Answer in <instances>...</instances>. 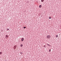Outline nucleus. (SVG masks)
<instances>
[{"label":"nucleus","instance_id":"1","mask_svg":"<svg viewBox=\"0 0 61 61\" xmlns=\"http://www.w3.org/2000/svg\"><path fill=\"white\" fill-rule=\"evenodd\" d=\"M47 38H48V39H49V38H51L50 36L49 35L47 36Z\"/></svg>","mask_w":61,"mask_h":61},{"label":"nucleus","instance_id":"2","mask_svg":"<svg viewBox=\"0 0 61 61\" xmlns=\"http://www.w3.org/2000/svg\"><path fill=\"white\" fill-rule=\"evenodd\" d=\"M8 35H6V39H7V38H8Z\"/></svg>","mask_w":61,"mask_h":61},{"label":"nucleus","instance_id":"3","mask_svg":"<svg viewBox=\"0 0 61 61\" xmlns=\"http://www.w3.org/2000/svg\"><path fill=\"white\" fill-rule=\"evenodd\" d=\"M24 39L23 38H21V41H24Z\"/></svg>","mask_w":61,"mask_h":61},{"label":"nucleus","instance_id":"4","mask_svg":"<svg viewBox=\"0 0 61 61\" xmlns=\"http://www.w3.org/2000/svg\"><path fill=\"white\" fill-rule=\"evenodd\" d=\"M41 7H42V6L41 5H40L39 7H40V8H41Z\"/></svg>","mask_w":61,"mask_h":61},{"label":"nucleus","instance_id":"5","mask_svg":"<svg viewBox=\"0 0 61 61\" xmlns=\"http://www.w3.org/2000/svg\"><path fill=\"white\" fill-rule=\"evenodd\" d=\"M2 54V52H0V55H1V54Z\"/></svg>","mask_w":61,"mask_h":61},{"label":"nucleus","instance_id":"6","mask_svg":"<svg viewBox=\"0 0 61 61\" xmlns=\"http://www.w3.org/2000/svg\"><path fill=\"white\" fill-rule=\"evenodd\" d=\"M44 1V0H41V2H43Z\"/></svg>","mask_w":61,"mask_h":61},{"label":"nucleus","instance_id":"7","mask_svg":"<svg viewBox=\"0 0 61 61\" xmlns=\"http://www.w3.org/2000/svg\"><path fill=\"white\" fill-rule=\"evenodd\" d=\"M56 37H58V35H56Z\"/></svg>","mask_w":61,"mask_h":61},{"label":"nucleus","instance_id":"8","mask_svg":"<svg viewBox=\"0 0 61 61\" xmlns=\"http://www.w3.org/2000/svg\"><path fill=\"white\" fill-rule=\"evenodd\" d=\"M20 46H21V47H22V46H23V45L22 44H21L20 45Z\"/></svg>","mask_w":61,"mask_h":61},{"label":"nucleus","instance_id":"9","mask_svg":"<svg viewBox=\"0 0 61 61\" xmlns=\"http://www.w3.org/2000/svg\"><path fill=\"white\" fill-rule=\"evenodd\" d=\"M14 48H15L14 49H15V48H16V46H14Z\"/></svg>","mask_w":61,"mask_h":61},{"label":"nucleus","instance_id":"10","mask_svg":"<svg viewBox=\"0 0 61 61\" xmlns=\"http://www.w3.org/2000/svg\"><path fill=\"white\" fill-rule=\"evenodd\" d=\"M23 28L24 29H25V28H26V27H23Z\"/></svg>","mask_w":61,"mask_h":61},{"label":"nucleus","instance_id":"11","mask_svg":"<svg viewBox=\"0 0 61 61\" xmlns=\"http://www.w3.org/2000/svg\"><path fill=\"white\" fill-rule=\"evenodd\" d=\"M9 30V29H7V31H8V30Z\"/></svg>","mask_w":61,"mask_h":61},{"label":"nucleus","instance_id":"12","mask_svg":"<svg viewBox=\"0 0 61 61\" xmlns=\"http://www.w3.org/2000/svg\"><path fill=\"white\" fill-rule=\"evenodd\" d=\"M51 49H50L49 50V51L50 52H51Z\"/></svg>","mask_w":61,"mask_h":61},{"label":"nucleus","instance_id":"13","mask_svg":"<svg viewBox=\"0 0 61 61\" xmlns=\"http://www.w3.org/2000/svg\"><path fill=\"white\" fill-rule=\"evenodd\" d=\"M46 45H47V46H49V44H46Z\"/></svg>","mask_w":61,"mask_h":61},{"label":"nucleus","instance_id":"14","mask_svg":"<svg viewBox=\"0 0 61 61\" xmlns=\"http://www.w3.org/2000/svg\"><path fill=\"white\" fill-rule=\"evenodd\" d=\"M49 19H51V18L50 17H49Z\"/></svg>","mask_w":61,"mask_h":61},{"label":"nucleus","instance_id":"15","mask_svg":"<svg viewBox=\"0 0 61 61\" xmlns=\"http://www.w3.org/2000/svg\"><path fill=\"white\" fill-rule=\"evenodd\" d=\"M44 47H45V48H46V46L44 45Z\"/></svg>","mask_w":61,"mask_h":61},{"label":"nucleus","instance_id":"16","mask_svg":"<svg viewBox=\"0 0 61 61\" xmlns=\"http://www.w3.org/2000/svg\"><path fill=\"white\" fill-rule=\"evenodd\" d=\"M20 54H22V52H20Z\"/></svg>","mask_w":61,"mask_h":61},{"label":"nucleus","instance_id":"17","mask_svg":"<svg viewBox=\"0 0 61 61\" xmlns=\"http://www.w3.org/2000/svg\"><path fill=\"white\" fill-rule=\"evenodd\" d=\"M48 46H51V45H49Z\"/></svg>","mask_w":61,"mask_h":61}]
</instances>
